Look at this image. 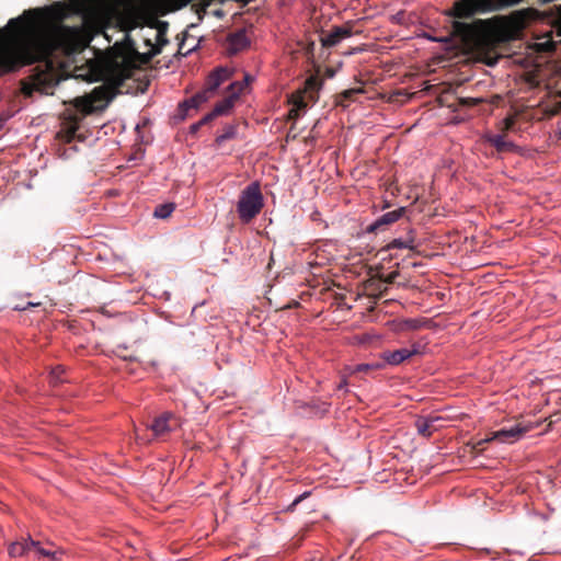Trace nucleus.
<instances>
[{
	"label": "nucleus",
	"mask_w": 561,
	"mask_h": 561,
	"mask_svg": "<svg viewBox=\"0 0 561 561\" xmlns=\"http://www.w3.org/2000/svg\"><path fill=\"white\" fill-rule=\"evenodd\" d=\"M488 140L499 152L511 151L514 148V145L505 139L504 134L491 136Z\"/></svg>",
	"instance_id": "21"
},
{
	"label": "nucleus",
	"mask_w": 561,
	"mask_h": 561,
	"mask_svg": "<svg viewBox=\"0 0 561 561\" xmlns=\"http://www.w3.org/2000/svg\"><path fill=\"white\" fill-rule=\"evenodd\" d=\"M217 115L214 114V112L211 111L210 113L206 114L202 119H201V123L203 125L205 124H208L209 122H211L214 118H216Z\"/></svg>",
	"instance_id": "35"
},
{
	"label": "nucleus",
	"mask_w": 561,
	"mask_h": 561,
	"mask_svg": "<svg viewBox=\"0 0 561 561\" xmlns=\"http://www.w3.org/2000/svg\"><path fill=\"white\" fill-rule=\"evenodd\" d=\"M533 428L530 424H524V423H516L512 425L511 427H503L496 432L492 433L491 437L480 439L476 446L474 449L477 450H483L484 445L493 439L500 440L502 443H513L518 440L523 435L527 432H529Z\"/></svg>",
	"instance_id": "7"
},
{
	"label": "nucleus",
	"mask_w": 561,
	"mask_h": 561,
	"mask_svg": "<svg viewBox=\"0 0 561 561\" xmlns=\"http://www.w3.org/2000/svg\"><path fill=\"white\" fill-rule=\"evenodd\" d=\"M15 309H19V310H25L26 307H15Z\"/></svg>",
	"instance_id": "39"
},
{
	"label": "nucleus",
	"mask_w": 561,
	"mask_h": 561,
	"mask_svg": "<svg viewBox=\"0 0 561 561\" xmlns=\"http://www.w3.org/2000/svg\"><path fill=\"white\" fill-rule=\"evenodd\" d=\"M502 124H503V127H502L503 131L511 130L513 128V126L515 125V118L513 116H508L503 119Z\"/></svg>",
	"instance_id": "33"
},
{
	"label": "nucleus",
	"mask_w": 561,
	"mask_h": 561,
	"mask_svg": "<svg viewBox=\"0 0 561 561\" xmlns=\"http://www.w3.org/2000/svg\"><path fill=\"white\" fill-rule=\"evenodd\" d=\"M38 304L28 302V306H37Z\"/></svg>",
	"instance_id": "42"
},
{
	"label": "nucleus",
	"mask_w": 561,
	"mask_h": 561,
	"mask_svg": "<svg viewBox=\"0 0 561 561\" xmlns=\"http://www.w3.org/2000/svg\"><path fill=\"white\" fill-rule=\"evenodd\" d=\"M179 426L180 423L175 414L171 412H163L147 425V428L151 432V437L137 433L136 439L142 443H150L152 439H165L169 434L175 431Z\"/></svg>",
	"instance_id": "6"
},
{
	"label": "nucleus",
	"mask_w": 561,
	"mask_h": 561,
	"mask_svg": "<svg viewBox=\"0 0 561 561\" xmlns=\"http://www.w3.org/2000/svg\"><path fill=\"white\" fill-rule=\"evenodd\" d=\"M413 238H410L409 240L394 239L387 245V249H413Z\"/></svg>",
	"instance_id": "24"
},
{
	"label": "nucleus",
	"mask_w": 561,
	"mask_h": 561,
	"mask_svg": "<svg viewBox=\"0 0 561 561\" xmlns=\"http://www.w3.org/2000/svg\"><path fill=\"white\" fill-rule=\"evenodd\" d=\"M78 129L79 118L73 116L62 125L57 133V138L62 142L70 144L75 139Z\"/></svg>",
	"instance_id": "16"
},
{
	"label": "nucleus",
	"mask_w": 561,
	"mask_h": 561,
	"mask_svg": "<svg viewBox=\"0 0 561 561\" xmlns=\"http://www.w3.org/2000/svg\"><path fill=\"white\" fill-rule=\"evenodd\" d=\"M213 95L214 94L204 87L202 91L197 92L195 95L184 101L181 104V107L185 111L187 108H198L203 103L207 102Z\"/></svg>",
	"instance_id": "18"
},
{
	"label": "nucleus",
	"mask_w": 561,
	"mask_h": 561,
	"mask_svg": "<svg viewBox=\"0 0 561 561\" xmlns=\"http://www.w3.org/2000/svg\"><path fill=\"white\" fill-rule=\"evenodd\" d=\"M174 210V205L173 204H164V205H159L156 209H154V217L157 218H168L172 211Z\"/></svg>",
	"instance_id": "25"
},
{
	"label": "nucleus",
	"mask_w": 561,
	"mask_h": 561,
	"mask_svg": "<svg viewBox=\"0 0 561 561\" xmlns=\"http://www.w3.org/2000/svg\"><path fill=\"white\" fill-rule=\"evenodd\" d=\"M202 126H203V124L201 123V121L191 125V133L192 134L196 133Z\"/></svg>",
	"instance_id": "37"
},
{
	"label": "nucleus",
	"mask_w": 561,
	"mask_h": 561,
	"mask_svg": "<svg viewBox=\"0 0 561 561\" xmlns=\"http://www.w3.org/2000/svg\"><path fill=\"white\" fill-rule=\"evenodd\" d=\"M130 2H142L151 10V12H145L139 10H133L126 12L118 20L119 31H133L140 27L141 30L146 26L153 32L154 41L153 47H160V50L165 46L169 41L167 33L169 23L161 21L158 18L165 15L170 12H174L184 8L188 0H129Z\"/></svg>",
	"instance_id": "4"
},
{
	"label": "nucleus",
	"mask_w": 561,
	"mask_h": 561,
	"mask_svg": "<svg viewBox=\"0 0 561 561\" xmlns=\"http://www.w3.org/2000/svg\"><path fill=\"white\" fill-rule=\"evenodd\" d=\"M124 33L121 41L115 42L113 47L104 55L87 59L80 67L76 66L79 77L88 81H103L105 84L94 88L92 94L99 101H111L125 80L129 79L134 71L140 66L147 65L151 59L160 54V47H153L152 38L144 35L145 45L150 47L147 53H139L134 39L129 33L131 31H122Z\"/></svg>",
	"instance_id": "2"
},
{
	"label": "nucleus",
	"mask_w": 561,
	"mask_h": 561,
	"mask_svg": "<svg viewBox=\"0 0 561 561\" xmlns=\"http://www.w3.org/2000/svg\"><path fill=\"white\" fill-rule=\"evenodd\" d=\"M362 93H364V90L362 88H352L344 90L336 96V104L342 107H347L350 103L355 100V96Z\"/></svg>",
	"instance_id": "19"
},
{
	"label": "nucleus",
	"mask_w": 561,
	"mask_h": 561,
	"mask_svg": "<svg viewBox=\"0 0 561 561\" xmlns=\"http://www.w3.org/2000/svg\"><path fill=\"white\" fill-rule=\"evenodd\" d=\"M522 0H496L500 5L510 7L519 3Z\"/></svg>",
	"instance_id": "34"
},
{
	"label": "nucleus",
	"mask_w": 561,
	"mask_h": 561,
	"mask_svg": "<svg viewBox=\"0 0 561 561\" xmlns=\"http://www.w3.org/2000/svg\"><path fill=\"white\" fill-rule=\"evenodd\" d=\"M263 195L257 182L248 185L240 195L237 211L243 222H250L263 208Z\"/></svg>",
	"instance_id": "5"
},
{
	"label": "nucleus",
	"mask_w": 561,
	"mask_h": 561,
	"mask_svg": "<svg viewBox=\"0 0 561 561\" xmlns=\"http://www.w3.org/2000/svg\"><path fill=\"white\" fill-rule=\"evenodd\" d=\"M321 85L322 82L317 76H311L306 80V91L317 92Z\"/></svg>",
	"instance_id": "27"
},
{
	"label": "nucleus",
	"mask_w": 561,
	"mask_h": 561,
	"mask_svg": "<svg viewBox=\"0 0 561 561\" xmlns=\"http://www.w3.org/2000/svg\"><path fill=\"white\" fill-rule=\"evenodd\" d=\"M228 50L231 54H237L239 51L244 50L250 45V39L247 36L245 30H238L233 33H230L227 36Z\"/></svg>",
	"instance_id": "12"
},
{
	"label": "nucleus",
	"mask_w": 561,
	"mask_h": 561,
	"mask_svg": "<svg viewBox=\"0 0 561 561\" xmlns=\"http://www.w3.org/2000/svg\"><path fill=\"white\" fill-rule=\"evenodd\" d=\"M187 36H188V34L186 31L181 34V37H180V35H178V39H180L178 55L186 56L188 53H191L195 48V47H191L186 51H183L184 45H185V39Z\"/></svg>",
	"instance_id": "29"
},
{
	"label": "nucleus",
	"mask_w": 561,
	"mask_h": 561,
	"mask_svg": "<svg viewBox=\"0 0 561 561\" xmlns=\"http://www.w3.org/2000/svg\"><path fill=\"white\" fill-rule=\"evenodd\" d=\"M439 417H419L416 419L414 425L420 435L423 437H431L432 434L437 430L435 423L439 421Z\"/></svg>",
	"instance_id": "17"
},
{
	"label": "nucleus",
	"mask_w": 561,
	"mask_h": 561,
	"mask_svg": "<svg viewBox=\"0 0 561 561\" xmlns=\"http://www.w3.org/2000/svg\"><path fill=\"white\" fill-rule=\"evenodd\" d=\"M354 23L346 22L342 26H334L327 34H322L320 42L323 47H333L337 45L342 39L352 36L355 32L353 30Z\"/></svg>",
	"instance_id": "8"
},
{
	"label": "nucleus",
	"mask_w": 561,
	"mask_h": 561,
	"mask_svg": "<svg viewBox=\"0 0 561 561\" xmlns=\"http://www.w3.org/2000/svg\"><path fill=\"white\" fill-rule=\"evenodd\" d=\"M243 83L234 82L231 83L229 90L231 91V96L220 101L216 104L213 112L217 116L228 113L233 106V99L237 98L238 93L242 91Z\"/></svg>",
	"instance_id": "14"
},
{
	"label": "nucleus",
	"mask_w": 561,
	"mask_h": 561,
	"mask_svg": "<svg viewBox=\"0 0 561 561\" xmlns=\"http://www.w3.org/2000/svg\"><path fill=\"white\" fill-rule=\"evenodd\" d=\"M237 134H238V125H234V124L226 125L222 128V131L220 134H218L215 139L216 146L219 147L227 140L237 138Z\"/></svg>",
	"instance_id": "20"
},
{
	"label": "nucleus",
	"mask_w": 561,
	"mask_h": 561,
	"mask_svg": "<svg viewBox=\"0 0 561 561\" xmlns=\"http://www.w3.org/2000/svg\"><path fill=\"white\" fill-rule=\"evenodd\" d=\"M310 495V491H306L304 492L302 494H300L299 496H297L293 503L287 507V511L289 512H293L295 510V507L300 503L302 502L305 499H307L308 496Z\"/></svg>",
	"instance_id": "31"
},
{
	"label": "nucleus",
	"mask_w": 561,
	"mask_h": 561,
	"mask_svg": "<svg viewBox=\"0 0 561 561\" xmlns=\"http://www.w3.org/2000/svg\"><path fill=\"white\" fill-rule=\"evenodd\" d=\"M407 213L405 207H399L392 211H388L376 219L368 228V232H376L379 230H385L388 226L397 222L400 218L404 216Z\"/></svg>",
	"instance_id": "10"
},
{
	"label": "nucleus",
	"mask_w": 561,
	"mask_h": 561,
	"mask_svg": "<svg viewBox=\"0 0 561 561\" xmlns=\"http://www.w3.org/2000/svg\"><path fill=\"white\" fill-rule=\"evenodd\" d=\"M299 117V111L298 108L291 107L288 112V118L289 119H297Z\"/></svg>",
	"instance_id": "36"
},
{
	"label": "nucleus",
	"mask_w": 561,
	"mask_h": 561,
	"mask_svg": "<svg viewBox=\"0 0 561 561\" xmlns=\"http://www.w3.org/2000/svg\"><path fill=\"white\" fill-rule=\"evenodd\" d=\"M36 10L11 19L0 30V73L13 71L22 66L37 64L30 76L31 82L22 91L31 96L33 91L47 93L58 84L65 59L76 62L92 41V34L83 24L68 26L64 23L68 12L64 3L50 8L51 19L42 30H36L34 20L27 15Z\"/></svg>",
	"instance_id": "1"
},
{
	"label": "nucleus",
	"mask_w": 561,
	"mask_h": 561,
	"mask_svg": "<svg viewBox=\"0 0 561 561\" xmlns=\"http://www.w3.org/2000/svg\"><path fill=\"white\" fill-rule=\"evenodd\" d=\"M75 106L84 114H90L93 111V100L88 96L77 98Z\"/></svg>",
	"instance_id": "22"
},
{
	"label": "nucleus",
	"mask_w": 561,
	"mask_h": 561,
	"mask_svg": "<svg viewBox=\"0 0 561 561\" xmlns=\"http://www.w3.org/2000/svg\"><path fill=\"white\" fill-rule=\"evenodd\" d=\"M249 80H250V77L245 76V82H249Z\"/></svg>",
	"instance_id": "41"
},
{
	"label": "nucleus",
	"mask_w": 561,
	"mask_h": 561,
	"mask_svg": "<svg viewBox=\"0 0 561 561\" xmlns=\"http://www.w3.org/2000/svg\"><path fill=\"white\" fill-rule=\"evenodd\" d=\"M399 276V272L398 271H393L391 273H389L388 275L383 276V275H380L379 276V279L385 283V284H394L397 277Z\"/></svg>",
	"instance_id": "30"
},
{
	"label": "nucleus",
	"mask_w": 561,
	"mask_h": 561,
	"mask_svg": "<svg viewBox=\"0 0 561 561\" xmlns=\"http://www.w3.org/2000/svg\"><path fill=\"white\" fill-rule=\"evenodd\" d=\"M290 101L294 105L293 107L298 108L299 112L307 107V102L305 101L304 95L300 92L293 94Z\"/></svg>",
	"instance_id": "28"
},
{
	"label": "nucleus",
	"mask_w": 561,
	"mask_h": 561,
	"mask_svg": "<svg viewBox=\"0 0 561 561\" xmlns=\"http://www.w3.org/2000/svg\"><path fill=\"white\" fill-rule=\"evenodd\" d=\"M480 101L478 99L472 98H460L458 100L459 105L461 106H473L477 105Z\"/></svg>",
	"instance_id": "32"
},
{
	"label": "nucleus",
	"mask_w": 561,
	"mask_h": 561,
	"mask_svg": "<svg viewBox=\"0 0 561 561\" xmlns=\"http://www.w3.org/2000/svg\"><path fill=\"white\" fill-rule=\"evenodd\" d=\"M33 549H36V551L43 556V557H46V558H49L54 561H59V556L62 554V551L61 550H55V551H51V550H47V549H44L41 547V543L37 546V547H33Z\"/></svg>",
	"instance_id": "26"
},
{
	"label": "nucleus",
	"mask_w": 561,
	"mask_h": 561,
	"mask_svg": "<svg viewBox=\"0 0 561 561\" xmlns=\"http://www.w3.org/2000/svg\"><path fill=\"white\" fill-rule=\"evenodd\" d=\"M383 368H385L383 360L382 362H377V363H371V364H359V365L355 366V368L352 370V374H355V373H368V371H371V370H379V369H383Z\"/></svg>",
	"instance_id": "23"
},
{
	"label": "nucleus",
	"mask_w": 561,
	"mask_h": 561,
	"mask_svg": "<svg viewBox=\"0 0 561 561\" xmlns=\"http://www.w3.org/2000/svg\"><path fill=\"white\" fill-rule=\"evenodd\" d=\"M419 347L416 345H413L411 350L409 348H400L396 351H386L381 354V358L385 363V366L387 364L396 366L400 365L404 360L411 358L413 355L419 354Z\"/></svg>",
	"instance_id": "11"
},
{
	"label": "nucleus",
	"mask_w": 561,
	"mask_h": 561,
	"mask_svg": "<svg viewBox=\"0 0 561 561\" xmlns=\"http://www.w3.org/2000/svg\"><path fill=\"white\" fill-rule=\"evenodd\" d=\"M38 545V540H33L31 537H28L26 539H22L21 541L12 542L8 548V552L12 558L23 557L28 551H31L33 547H37Z\"/></svg>",
	"instance_id": "15"
},
{
	"label": "nucleus",
	"mask_w": 561,
	"mask_h": 561,
	"mask_svg": "<svg viewBox=\"0 0 561 561\" xmlns=\"http://www.w3.org/2000/svg\"><path fill=\"white\" fill-rule=\"evenodd\" d=\"M386 291H387V288H383V290L380 291V295H385Z\"/></svg>",
	"instance_id": "40"
},
{
	"label": "nucleus",
	"mask_w": 561,
	"mask_h": 561,
	"mask_svg": "<svg viewBox=\"0 0 561 561\" xmlns=\"http://www.w3.org/2000/svg\"><path fill=\"white\" fill-rule=\"evenodd\" d=\"M71 11L78 15H88L95 10L107 7L113 0H68Z\"/></svg>",
	"instance_id": "9"
},
{
	"label": "nucleus",
	"mask_w": 561,
	"mask_h": 561,
	"mask_svg": "<svg viewBox=\"0 0 561 561\" xmlns=\"http://www.w3.org/2000/svg\"><path fill=\"white\" fill-rule=\"evenodd\" d=\"M347 386L346 379H342V381L339 383L337 389H343Z\"/></svg>",
	"instance_id": "38"
},
{
	"label": "nucleus",
	"mask_w": 561,
	"mask_h": 561,
	"mask_svg": "<svg viewBox=\"0 0 561 561\" xmlns=\"http://www.w3.org/2000/svg\"><path fill=\"white\" fill-rule=\"evenodd\" d=\"M491 7V0H456L453 7L446 11V14L454 19L450 26L451 35L470 49L488 46L492 41L488 21L479 19L468 23L463 20L484 13Z\"/></svg>",
	"instance_id": "3"
},
{
	"label": "nucleus",
	"mask_w": 561,
	"mask_h": 561,
	"mask_svg": "<svg viewBox=\"0 0 561 561\" xmlns=\"http://www.w3.org/2000/svg\"><path fill=\"white\" fill-rule=\"evenodd\" d=\"M230 71L227 68H217L211 71L205 82V88L210 91L213 94L217 91V89L229 79Z\"/></svg>",
	"instance_id": "13"
}]
</instances>
